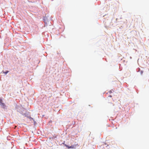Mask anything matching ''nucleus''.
<instances>
[{
    "mask_svg": "<svg viewBox=\"0 0 149 149\" xmlns=\"http://www.w3.org/2000/svg\"><path fill=\"white\" fill-rule=\"evenodd\" d=\"M2 100L1 99H0V104H1V103H2Z\"/></svg>",
    "mask_w": 149,
    "mask_h": 149,
    "instance_id": "4",
    "label": "nucleus"
},
{
    "mask_svg": "<svg viewBox=\"0 0 149 149\" xmlns=\"http://www.w3.org/2000/svg\"><path fill=\"white\" fill-rule=\"evenodd\" d=\"M8 72H8V71H6V72H3V73H5V74H7L8 73Z\"/></svg>",
    "mask_w": 149,
    "mask_h": 149,
    "instance_id": "3",
    "label": "nucleus"
},
{
    "mask_svg": "<svg viewBox=\"0 0 149 149\" xmlns=\"http://www.w3.org/2000/svg\"><path fill=\"white\" fill-rule=\"evenodd\" d=\"M141 74H142L143 73V71H141L140 72Z\"/></svg>",
    "mask_w": 149,
    "mask_h": 149,
    "instance_id": "5",
    "label": "nucleus"
},
{
    "mask_svg": "<svg viewBox=\"0 0 149 149\" xmlns=\"http://www.w3.org/2000/svg\"><path fill=\"white\" fill-rule=\"evenodd\" d=\"M65 146L67 147L68 149L69 148H75V146L74 145H72L70 146H68L65 145Z\"/></svg>",
    "mask_w": 149,
    "mask_h": 149,
    "instance_id": "1",
    "label": "nucleus"
},
{
    "mask_svg": "<svg viewBox=\"0 0 149 149\" xmlns=\"http://www.w3.org/2000/svg\"><path fill=\"white\" fill-rule=\"evenodd\" d=\"M0 105L3 108H5L6 107L5 104L3 103H1V104H0Z\"/></svg>",
    "mask_w": 149,
    "mask_h": 149,
    "instance_id": "2",
    "label": "nucleus"
}]
</instances>
